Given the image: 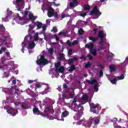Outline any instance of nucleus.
<instances>
[{
	"label": "nucleus",
	"mask_w": 128,
	"mask_h": 128,
	"mask_svg": "<svg viewBox=\"0 0 128 128\" xmlns=\"http://www.w3.org/2000/svg\"><path fill=\"white\" fill-rule=\"evenodd\" d=\"M69 108H70L72 110H74V112H80V110H84V107L78 104V101L76 99H74L71 103V106H70Z\"/></svg>",
	"instance_id": "nucleus-1"
},
{
	"label": "nucleus",
	"mask_w": 128,
	"mask_h": 128,
	"mask_svg": "<svg viewBox=\"0 0 128 128\" xmlns=\"http://www.w3.org/2000/svg\"><path fill=\"white\" fill-rule=\"evenodd\" d=\"M32 35H27L24 38V40L26 41V45L28 46L27 48L29 50H32L36 46V44H34V40H32Z\"/></svg>",
	"instance_id": "nucleus-2"
},
{
	"label": "nucleus",
	"mask_w": 128,
	"mask_h": 128,
	"mask_svg": "<svg viewBox=\"0 0 128 128\" xmlns=\"http://www.w3.org/2000/svg\"><path fill=\"white\" fill-rule=\"evenodd\" d=\"M86 46L90 50V52L93 56H96V52H99V50H104V47H101L100 49L96 50L94 48V44L92 43L86 44Z\"/></svg>",
	"instance_id": "nucleus-3"
},
{
	"label": "nucleus",
	"mask_w": 128,
	"mask_h": 128,
	"mask_svg": "<svg viewBox=\"0 0 128 128\" xmlns=\"http://www.w3.org/2000/svg\"><path fill=\"white\" fill-rule=\"evenodd\" d=\"M106 34H104V31L102 30L98 32V38H101V40L100 42V46H108L109 44H108V42H104V40H106Z\"/></svg>",
	"instance_id": "nucleus-4"
},
{
	"label": "nucleus",
	"mask_w": 128,
	"mask_h": 128,
	"mask_svg": "<svg viewBox=\"0 0 128 128\" xmlns=\"http://www.w3.org/2000/svg\"><path fill=\"white\" fill-rule=\"evenodd\" d=\"M48 16V18H52V16H54L56 20L58 19V12H54V10L52 8L50 7L47 9Z\"/></svg>",
	"instance_id": "nucleus-5"
},
{
	"label": "nucleus",
	"mask_w": 128,
	"mask_h": 128,
	"mask_svg": "<svg viewBox=\"0 0 128 128\" xmlns=\"http://www.w3.org/2000/svg\"><path fill=\"white\" fill-rule=\"evenodd\" d=\"M78 4V1L76 0H73L72 2L68 4V6L64 11L63 14H64L66 12V10H68V8L70 9L74 8H76V6H77Z\"/></svg>",
	"instance_id": "nucleus-6"
},
{
	"label": "nucleus",
	"mask_w": 128,
	"mask_h": 128,
	"mask_svg": "<svg viewBox=\"0 0 128 128\" xmlns=\"http://www.w3.org/2000/svg\"><path fill=\"white\" fill-rule=\"evenodd\" d=\"M36 62L38 66H40V64H43V66H44L48 64V60L44 58V55L40 56V58L36 60Z\"/></svg>",
	"instance_id": "nucleus-7"
},
{
	"label": "nucleus",
	"mask_w": 128,
	"mask_h": 128,
	"mask_svg": "<svg viewBox=\"0 0 128 128\" xmlns=\"http://www.w3.org/2000/svg\"><path fill=\"white\" fill-rule=\"evenodd\" d=\"M90 16H98L96 18H98L100 14H102V12H100V10L96 6H95L93 10H92L89 14Z\"/></svg>",
	"instance_id": "nucleus-8"
},
{
	"label": "nucleus",
	"mask_w": 128,
	"mask_h": 128,
	"mask_svg": "<svg viewBox=\"0 0 128 128\" xmlns=\"http://www.w3.org/2000/svg\"><path fill=\"white\" fill-rule=\"evenodd\" d=\"M90 10V6L86 4L84 6L82 10L79 12V14L80 16L84 18V16H86V14H88V12H86V10Z\"/></svg>",
	"instance_id": "nucleus-9"
},
{
	"label": "nucleus",
	"mask_w": 128,
	"mask_h": 128,
	"mask_svg": "<svg viewBox=\"0 0 128 128\" xmlns=\"http://www.w3.org/2000/svg\"><path fill=\"white\" fill-rule=\"evenodd\" d=\"M12 60V58L10 57V52H5V53L4 54V56H2L1 58V62H2V64H4L5 60Z\"/></svg>",
	"instance_id": "nucleus-10"
},
{
	"label": "nucleus",
	"mask_w": 128,
	"mask_h": 128,
	"mask_svg": "<svg viewBox=\"0 0 128 128\" xmlns=\"http://www.w3.org/2000/svg\"><path fill=\"white\" fill-rule=\"evenodd\" d=\"M54 66L56 68L55 72H61L62 74V72H64V66H61L60 68H58L59 66H60V62H58L57 63L55 64Z\"/></svg>",
	"instance_id": "nucleus-11"
},
{
	"label": "nucleus",
	"mask_w": 128,
	"mask_h": 128,
	"mask_svg": "<svg viewBox=\"0 0 128 128\" xmlns=\"http://www.w3.org/2000/svg\"><path fill=\"white\" fill-rule=\"evenodd\" d=\"M4 108L5 110H7L8 114H12V116H14L18 114V110H14L12 108H6V106L4 107Z\"/></svg>",
	"instance_id": "nucleus-12"
},
{
	"label": "nucleus",
	"mask_w": 128,
	"mask_h": 128,
	"mask_svg": "<svg viewBox=\"0 0 128 128\" xmlns=\"http://www.w3.org/2000/svg\"><path fill=\"white\" fill-rule=\"evenodd\" d=\"M93 120L94 122V124H100V119L98 118L94 119L92 118H90L88 122V126H92V124Z\"/></svg>",
	"instance_id": "nucleus-13"
},
{
	"label": "nucleus",
	"mask_w": 128,
	"mask_h": 128,
	"mask_svg": "<svg viewBox=\"0 0 128 128\" xmlns=\"http://www.w3.org/2000/svg\"><path fill=\"white\" fill-rule=\"evenodd\" d=\"M14 20H16V22L20 24H24V20L18 14H16V16L15 18H14Z\"/></svg>",
	"instance_id": "nucleus-14"
},
{
	"label": "nucleus",
	"mask_w": 128,
	"mask_h": 128,
	"mask_svg": "<svg viewBox=\"0 0 128 128\" xmlns=\"http://www.w3.org/2000/svg\"><path fill=\"white\" fill-rule=\"evenodd\" d=\"M16 2L18 4V8H19L17 9V10L18 12L20 10V9L24 8V3L22 0H16Z\"/></svg>",
	"instance_id": "nucleus-15"
},
{
	"label": "nucleus",
	"mask_w": 128,
	"mask_h": 128,
	"mask_svg": "<svg viewBox=\"0 0 128 128\" xmlns=\"http://www.w3.org/2000/svg\"><path fill=\"white\" fill-rule=\"evenodd\" d=\"M90 111L91 112H93V114H96V108H98V106H100V104H96L95 105L94 104H90Z\"/></svg>",
	"instance_id": "nucleus-16"
},
{
	"label": "nucleus",
	"mask_w": 128,
	"mask_h": 128,
	"mask_svg": "<svg viewBox=\"0 0 128 128\" xmlns=\"http://www.w3.org/2000/svg\"><path fill=\"white\" fill-rule=\"evenodd\" d=\"M44 39L46 42H50L52 38V36L50 33L44 34Z\"/></svg>",
	"instance_id": "nucleus-17"
},
{
	"label": "nucleus",
	"mask_w": 128,
	"mask_h": 128,
	"mask_svg": "<svg viewBox=\"0 0 128 128\" xmlns=\"http://www.w3.org/2000/svg\"><path fill=\"white\" fill-rule=\"evenodd\" d=\"M68 31L66 32H60L58 33V36H62H62H64V38H70V34H68Z\"/></svg>",
	"instance_id": "nucleus-18"
},
{
	"label": "nucleus",
	"mask_w": 128,
	"mask_h": 128,
	"mask_svg": "<svg viewBox=\"0 0 128 128\" xmlns=\"http://www.w3.org/2000/svg\"><path fill=\"white\" fill-rule=\"evenodd\" d=\"M29 18L30 20H34L38 16H34V14L32 13H30L28 14Z\"/></svg>",
	"instance_id": "nucleus-19"
},
{
	"label": "nucleus",
	"mask_w": 128,
	"mask_h": 128,
	"mask_svg": "<svg viewBox=\"0 0 128 128\" xmlns=\"http://www.w3.org/2000/svg\"><path fill=\"white\" fill-rule=\"evenodd\" d=\"M87 82L90 84H98V81H96V80H87Z\"/></svg>",
	"instance_id": "nucleus-20"
},
{
	"label": "nucleus",
	"mask_w": 128,
	"mask_h": 128,
	"mask_svg": "<svg viewBox=\"0 0 128 128\" xmlns=\"http://www.w3.org/2000/svg\"><path fill=\"white\" fill-rule=\"evenodd\" d=\"M88 38L90 40H92L93 42H96L98 40V37L89 36Z\"/></svg>",
	"instance_id": "nucleus-21"
},
{
	"label": "nucleus",
	"mask_w": 128,
	"mask_h": 128,
	"mask_svg": "<svg viewBox=\"0 0 128 128\" xmlns=\"http://www.w3.org/2000/svg\"><path fill=\"white\" fill-rule=\"evenodd\" d=\"M46 50H48V54H54V48L52 47H51L49 48H47Z\"/></svg>",
	"instance_id": "nucleus-22"
},
{
	"label": "nucleus",
	"mask_w": 128,
	"mask_h": 128,
	"mask_svg": "<svg viewBox=\"0 0 128 128\" xmlns=\"http://www.w3.org/2000/svg\"><path fill=\"white\" fill-rule=\"evenodd\" d=\"M47 86V88H46L44 89V91H43L42 92V94H48V90H50V87H48V84H46Z\"/></svg>",
	"instance_id": "nucleus-23"
},
{
	"label": "nucleus",
	"mask_w": 128,
	"mask_h": 128,
	"mask_svg": "<svg viewBox=\"0 0 128 128\" xmlns=\"http://www.w3.org/2000/svg\"><path fill=\"white\" fill-rule=\"evenodd\" d=\"M45 104H48L50 105L52 104V100L48 98H46L45 99Z\"/></svg>",
	"instance_id": "nucleus-24"
},
{
	"label": "nucleus",
	"mask_w": 128,
	"mask_h": 128,
	"mask_svg": "<svg viewBox=\"0 0 128 128\" xmlns=\"http://www.w3.org/2000/svg\"><path fill=\"white\" fill-rule=\"evenodd\" d=\"M76 69V67L74 66V65H72L70 67H68L67 68L68 70V72H74V70Z\"/></svg>",
	"instance_id": "nucleus-25"
},
{
	"label": "nucleus",
	"mask_w": 128,
	"mask_h": 128,
	"mask_svg": "<svg viewBox=\"0 0 128 128\" xmlns=\"http://www.w3.org/2000/svg\"><path fill=\"white\" fill-rule=\"evenodd\" d=\"M68 112L64 111L62 113V118H66V116H68Z\"/></svg>",
	"instance_id": "nucleus-26"
},
{
	"label": "nucleus",
	"mask_w": 128,
	"mask_h": 128,
	"mask_svg": "<svg viewBox=\"0 0 128 128\" xmlns=\"http://www.w3.org/2000/svg\"><path fill=\"white\" fill-rule=\"evenodd\" d=\"M42 22H37V30H40L42 28Z\"/></svg>",
	"instance_id": "nucleus-27"
},
{
	"label": "nucleus",
	"mask_w": 128,
	"mask_h": 128,
	"mask_svg": "<svg viewBox=\"0 0 128 128\" xmlns=\"http://www.w3.org/2000/svg\"><path fill=\"white\" fill-rule=\"evenodd\" d=\"M59 60H64V54H59Z\"/></svg>",
	"instance_id": "nucleus-28"
},
{
	"label": "nucleus",
	"mask_w": 128,
	"mask_h": 128,
	"mask_svg": "<svg viewBox=\"0 0 128 128\" xmlns=\"http://www.w3.org/2000/svg\"><path fill=\"white\" fill-rule=\"evenodd\" d=\"M50 114H54V109L52 106L47 108Z\"/></svg>",
	"instance_id": "nucleus-29"
},
{
	"label": "nucleus",
	"mask_w": 128,
	"mask_h": 128,
	"mask_svg": "<svg viewBox=\"0 0 128 128\" xmlns=\"http://www.w3.org/2000/svg\"><path fill=\"white\" fill-rule=\"evenodd\" d=\"M6 50V48L5 47H2L0 50V54H2V52H4Z\"/></svg>",
	"instance_id": "nucleus-30"
},
{
	"label": "nucleus",
	"mask_w": 128,
	"mask_h": 128,
	"mask_svg": "<svg viewBox=\"0 0 128 128\" xmlns=\"http://www.w3.org/2000/svg\"><path fill=\"white\" fill-rule=\"evenodd\" d=\"M12 12L10 10L8 9L7 10V16L10 18L12 16Z\"/></svg>",
	"instance_id": "nucleus-31"
},
{
	"label": "nucleus",
	"mask_w": 128,
	"mask_h": 128,
	"mask_svg": "<svg viewBox=\"0 0 128 128\" xmlns=\"http://www.w3.org/2000/svg\"><path fill=\"white\" fill-rule=\"evenodd\" d=\"M84 114V112H82V110H80V112H78V113L76 114L78 118H80Z\"/></svg>",
	"instance_id": "nucleus-32"
},
{
	"label": "nucleus",
	"mask_w": 128,
	"mask_h": 128,
	"mask_svg": "<svg viewBox=\"0 0 128 128\" xmlns=\"http://www.w3.org/2000/svg\"><path fill=\"white\" fill-rule=\"evenodd\" d=\"M78 34H79V36L84 34V30L82 28L78 30Z\"/></svg>",
	"instance_id": "nucleus-33"
},
{
	"label": "nucleus",
	"mask_w": 128,
	"mask_h": 128,
	"mask_svg": "<svg viewBox=\"0 0 128 128\" xmlns=\"http://www.w3.org/2000/svg\"><path fill=\"white\" fill-rule=\"evenodd\" d=\"M124 74H122L120 76L117 77V80H124Z\"/></svg>",
	"instance_id": "nucleus-34"
},
{
	"label": "nucleus",
	"mask_w": 128,
	"mask_h": 128,
	"mask_svg": "<svg viewBox=\"0 0 128 128\" xmlns=\"http://www.w3.org/2000/svg\"><path fill=\"white\" fill-rule=\"evenodd\" d=\"M110 72H114L116 70V67L114 66H110Z\"/></svg>",
	"instance_id": "nucleus-35"
},
{
	"label": "nucleus",
	"mask_w": 128,
	"mask_h": 128,
	"mask_svg": "<svg viewBox=\"0 0 128 128\" xmlns=\"http://www.w3.org/2000/svg\"><path fill=\"white\" fill-rule=\"evenodd\" d=\"M88 98V97L86 95H82V100H86Z\"/></svg>",
	"instance_id": "nucleus-36"
},
{
	"label": "nucleus",
	"mask_w": 128,
	"mask_h": 128,
	"mask_svg": "<svg viewBox=\"0 0 128 128\" xmlns=\"http://www.w3.org/2000/svg\"><path fill=\"white\" fill-rule=\"evenodd\" d=\"M70 16V15L68 14H66L64 13H63V14L62 15V18H68Z\"/></svg>",
	"instance_id": "nucleus-37"
},
{
	"label": "nucleus",
	"mask_w": 128,
	"mask_h": 128,
	"mask_svg": "<svg viewBox=\"0 0 128 128\" xmlns=\"http://www.w3.org/2000/svg\"><path fill=\"white\" fill-rule=\"evenodd\" d=\"M8 18L10 17H8V16H6L5 18H3L2 20L3 22H8Z\"/></svg>",
	"instance_id": "nucleus-38"
},
{
	"label": "nucleus",
	"mask_w": 128,
	"mask_h": 128,
	"mask_svg": "<svg viewBox=\"0 0 128 128\" xmlns=\"http://www.w3.org/2000/svg\"><path fill=\"white\" fill-rule=\"evenodd\" d=\"M38 40V34H36L34 36V42H36V40Z\"/></svg>",
	"instance_id": "nucleus-39"
},
{
	"label": "nucleus",
	"mask_w": 128,
	"mask_h": 128,
	"mask_svg": "<svg viewBox=\"0 0 128 128\" xmlns=\"http://www.w3.org/2000/svg\"><path fill=\"white\" fill-rule=\"evenodd\" d=\"M38 112V108H33V112L34 114H36Z\"/></svg>",
	"instance_id": "nucleus-40"
},
{
	"label": "nucleus",
	"mask_w": 128,
	"mask_h": 128,
	"mask_svg": "<svg viewBox=\"0 0 128 128\" xmlns=\"http://www.w3.org/2000/svg\"><path fill=\"white\" fill-rule=\"evenodd\" d=\"M8 90H10L8 88H4L2 89V92H6H6H8Z\"/></svg>",
	"instance_id": "nucleus-41"
},
{
	"label": "nucleus",
	"mask_w": 128,
	"mask_h": 128,
	"mask_svg": "<svg viewBox=\"0 0 128 128\" xmlns=\"http://www.w3.org/2000/svg\"><path fill=\"white\" fill-rule=\"evenodd\" d=\"M0 28L1 30H2V32H4V30H6V28H4V25H1L0 26Z\"/></svg>",
	"instance_id": "nucleus-42"
},
{
	"label": "nucleus",
	"mask_w": 128,
	"mask_h": 128,
	"mask_svg": "<svg viewBox=\"0 0 128 128\" xmlns=\"http://www.w3.org/2000/svg\"><path fill=\"white\" fill-rule=\"evenodd\" d=\"M78 44V40H76L72 43V46H76V44Z\"/></svg>",
	"instance_id": "nucleus-43"
},
{
	"label": "nucleus",
	"mask_w": 128,
	"mask_h": 128,
	"mask_svg": "<svg viewBox=\"0 0 128 128\" xmlns=\"http://www.w3.org/2000/svg\"><path fill=\"white\" fill-rule=\"evenodd\" d=\"M52 30L54 32H58V28L56 26L53 27Z\"/></svg>",
	"instance_id": "nucleus-44"
},
{
	"label": "nucleus",
	"mask_w": 128,
	"mask_h": 128,
	"mask_svg": "<svg viewBox=\"0 0 128 128\" xmlns=\"http://www.w3.org/2000/svg\"><path fill=\"white\" fill-rule=\"evenodd\" d=\"M46 26H50V20H46Z\"/></svg>",
	"instance_id": "nucleus-45"
},
{
	"label": "nucleus",
	"mask_w": 128,
	"mask_h": 128,
	"mask_svg": "<svg viewBox=\"0 0 128 128\" xmlns=\"http://www.w3.org/2000/svg\"><path fill=\"white\" fill-rule=\"evenodd\" d=\"M110 82L112 84H114L116 82V79L114 78V80H112Z\"/></svg>",
	"instance_id": "nucleus-46"
},
{
	"label": "nucleus",
	"mask_w": 128,
	"mask_h": 128,
	"mask_svg": "<svg viewBox=\"0 0 128 128\" xmlns=\"http://www.w3.org/2000/svg\"><path fill=\"white\" fill-rule=\"evenodd\" d=\"M82 122H84V119H83V120L77 122V124H81Z\"/></svg>",
	"instance_id": "nucleus-47"
},
{
	"label": "nucleus",
	"mask_w": 128,
	"mask_h": 128,
	"mask_svg": "<svg viewBox=\"0 0 128 128\" xmlns=\"http://www.w3.org/2000/svg\"><path fill=\"white\" fill-rule=\"evenodd\" d=\"M94 90H96V92H98V84H96L94 86Z\"/></svg>",
	"instance_id": "nucleus-48"
},
{
	"label": "nucleus",
	"mask_w": 128,
	"mask_h": 128,
	"mask_svg": "<svg viewBox=\"0 0 128 128\" xmlns=\"http://www.w3.org/2000/svg\"><path fill=\"white\" fill-rule=\"evenodd\" d=\"M90 62H88L85 65V68H90Z\"/></svg>",
	"instance_id": "nucleus-49"
},
{
	"label": "nucleus",
	"mask_w": 128,
	"mask_h": 128,
	"mask_svg": "<svg viewBox=\"0 0 128 128\" xmlns=\"http://www.w3.org/2000/svg\"><path fill=\"white\" fill-rule=\"evenodd\" d=\"M66 44L69 46H72V42L70 40H67Z\"/></svg>",
	"instance_id": "nucleus-50"
},
{
	"label": "nucleus",
	"mask_w": 128,
	"mask_h": 128,
	"mask_svg": "<svg viewBox=\"0 0 128 128\" xmlns=\"http://www.w3.org/2000/svg\"><path fill=\"white\" fill-rule=\"evenodd\" d=\"M54 37L55 38L56 40L58 42V40H60V38L58 36L57 34H54Z\"/></svg>",
	"instance_id": "nucleus-51"
},
{
	"label": "nucleus",
	"mask_w": 128,
	"mask_h": 128,
	"mask_svg": "<svg viewBox=\"0 0 128 128\" xmlns=\"http://www.w3.org/2000/svg\"><path fill=\"white\" fill-rule=\"evenodd\" d=\"M88 58L89 60H92L93 58L92 56V55H90V54H88Z\"/></svg>",
	"instance_id": "nucleus-52"
},
{
	"label": "nucleus",
	"mask_w": 128,
	"mask_h": 128,
	"mask_svg": "<svg viewBox=\"0 0 128 128\" xmlns=\"http://www.w3.org/2000/svg\"><path fill=\"white\" fill-rule=\"evenodd\" d=\"M74 60L73 59H70L68 60V64H72L74 62Z\"/></svg>",
	"instance_id": "nucleus-53"
},
{
	"label": "nucleus",
	"mask_w": 128,
	"mask_h": 128,
	"mask_svg": "<svg viewBox=\"0 0 128 128\" xmlns=\"http://www.w3.org/2000/svg\"><path fill=\"white\" fill-rule=\"evenodd\" d=\"M114 56V54L112 53H110L108 54V58H112Z\"/></svg>",
	"instance_id": "nucleus-54"
},
{
	"label": "nucleus",
	"mask_w": 128,
	"mask_h": 128,
	"mask_svg": "<svg viewBox=\"0 0 128 128\" xmlns=\"http://www.w3.org/2000/svg\"><path fill=\"white\" fill-rule=\"evenodd\" d=\"M0 42H1L2 44H4V42H6V40L0 38Z\"/></svg>",
	"instance_id": "nucleus-55"
},
{
	"label": "nucleus",
	"mask_w": 128,
	"mask_h": 128,
	"mask_svg": "<svg viewBox=\"0 0 128 128\" xmlns=\"http://www.w3.org/2000/svg\"><path fill=\"white\" fill-rule=\"evenodd\" d=\"M53 4L54 6H60V4H56V2H54Z\"/></svg>",
	"instance_id": "nucleus-56"
},
{
	"label": "nucleus",
	"mask_w": 128,
	"mask_h": 128,
	"mask_svg": "<svg viewBox=\"0 0 128 128\" xmlns=\"http://www.w3.org/2000/svg\"><path fill=\"white\" fill-rule=\"evenodd\" d=\"M74 98V94H69V97L68 98Z\"/></svg>",
	"instance_id": "nucleus-57"
},
{
	"label": "nucleus",
	"mask_w": 128,
	"mask_h": 128,
	"mask_svg": "<svg viewBox=\"0 0 128 128\" xmlns=\"http://www.w3.org/2000/svg\"><path fill=\"white\" fill-rule=\"evenodd\" d=\"M74 62H76L78 60V57L77 56H74V57H73V58H72Z\"/></svg>",
	"instance_id": "nucleus-58"
},
{
	"label": "nucleus",
	"mask_w": 128,
	"mask_h": 128,
	"mask_svg": "<svg viewBox=\"0 0 128 128\" xmlns=\"http://www.w3.org/2000/svg\"><path fill=\"white\" fill-rule=\"evenodd\" d=\"M22 52H24V43H22Z\"/></svg>",
	"instance_id": "nucleus-59"
},
{
	"label": "nucleus",
	"mask_w": 128,
	"mask_h": 128,
	"mask_svg": "<svg viewBox=\"0 0 128 128\" xmlns=\"http://www.w3.org/2000/svg\"><path fill=\"white\" fill-rule=\"evenodd\" d=\"M102 74H103L102 70H100V78H102Z\"/></svg>",
	"instance_id": "nucleus-60"
},
{
	"label": "nucleus",
	"mask_w": 128,
	"mask_h": 128,
	"mask_svg": "<svg viewBox=\"0 0 128 128\" xmlns=\"http://www.w3.org/2000/svg\"><path fill=\"white\" fill-rule=\"evenodd\" d=\"M72 22V20L70 19L68 22V24H70Z\"/></svg>",
	"instance_id": "nucleus-61"
},
{
	"label": "nucleus",
	"mask_w": 128,
	"mask_h": 128,
	"mask_svg": "<svg viewBox=\"0 0 128 128\" xmlns=\"http://www.w3.org/2000/svg\"><path fill=\"white\" fill-rule=\"evenodd\" d=\"M93 32H94V34H96V32H98V29L97 28H95L93 30Z\"/></svg>",
	"instance_id": "nucleus-62"
},
{
	"label": "nucleus",
	"mask_w": 128,
	"mask_h": 128,
	"mask_svg": "<svg viewBox=\"0 0 128 128\" xmlns=\"http://www.w3.org/2000/svg\"><path fill=\"white\" fill-rule=\"evenodd\" d=\"M111 122H118V118H114V120H111Z\"/></svg>",
	"instance_id": "nucleus-63"
},
{
	"label": "nucleus",
	"mask_w": 128,
	"mask_h": 128,
	"mask_svg": "<svg viewBox=\"0 0 128 128\" xmlns=\"http://www.w3.org/2000/svg\"><path fill=\"white\" fill-rule=\"evenodd\" d=\"M114 128H120V126H114Z\"/></svg>",
	"instance_id": "nucleus-64"
}]
</instances>
